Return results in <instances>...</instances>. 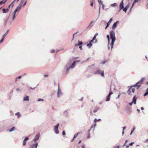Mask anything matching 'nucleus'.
<instances>
[{"label": "nucleus", "mask_w": 148, "mask_h": 148, "mask_svg": "<svg viewBox=\"0 0 148 148\" xmlns=\"http://www.w3.org/2000/svg\"><path fill=\"white\" fill-rule=\"evenodd\" d=\"M10 5H9L8 6V8L6 9L8 11V10H9V9H10Z\"/></svg>", "instance_id": "obj_44"}, {"label": "nucleus", "mask_w": 148, "mask_h": 148, "mask_svg": "<svg viewBox=\"0 0 148 148\" xmlns=\"http://www.w3.org/2000/svg\"><path fill=\"white\" fill-rule=\"evenodd\" d=\"M117 5V4H116V3H114L112 4L111 5V6L112 7H115V6H116Z\"/></svg>", "instance_id": "obj_34"}, {"label": "nucleus", "mask_w": 148, "mask_h": 148, "mask_svg": "<svg viewBox=\"0 0 148 148\" xmlns=\"http://www.w3.org/2000/svg\"><path fill=\"white\" fill-rule=\"evenodd\" d=\"M55 51V50L54 49H52L51 51V53H54Z\"/></svg>", "instance_id": "obj_51"}, {"label": "nucleus", "mask_w": 148, "mask_h": 148, "mask_svg": "<svg viewBox=\"0 0 148 148\" xmlns=\"http://www.w3.org/2000/svg\"><path fill=\"white\" fill-rule=\"evenodd\" d=\"M119 22L118 21H116L114 23L112 26V29H115L116 27L117 24Z\"/></svg>", "instance_id": "obj_13"}, {"label": "nucleus", "mask_w": 148, "mask_h": 148, "mask_svg": "<svg viewBox=\"0 0 148 148\" xmlns=\"http://www.w3.org/2000/svg\"><path fill=\"white\" fill-rule=\"evenodd\" d=\"M122 128H123V130H122V135H123L124 133V131L125 130V126L123 127H122Z\"/></svg>", "instance_id": "obj_35"}, {"label": "nucleus", "mask_w": 148, "mask_h": 148, "mask_svg": "<svg viewBox=\"0 0 148 148\" xmlns=\"http://www.w3.org/2000/svg\"><path fill=\"white\" fill-rule=\"evenodd\" d=\"M135 3H134V2H133V3H132V6L131 8V9L134 6V4H135Z\"/></svg>", "instance_id": "obj_56"}, {"label": "nucleus", "mask_w": 148, "mask_h": 148, "mask_svg": "<svg viewBox=\"0 0 148 148\" xmlns=\"http://www.w3.org/2000/svg\"><path fill=\"white\" fill-rule=\"evenodd\" d=\"M108 60V58H105L103 61H102V64H105Z\"/></svg>", "instance_id": "obj_22"}, {"label": "nucleus", "mask_w": 148, "mask_h": 148, "mask_svg": "<svg viewBox=\"0 0 148 148\" xmlns=\"http://www.w3.org/2000/svg\"><path fill=\"white\" fill-rule=\"evenodd\" d=\"M90 134L89 133L88 134V136H87V139H89V138H90Z\"/></svg>", "instance_id": "obj_41"}, {"label": "nucleus", "mask_w": 148, "mask_h": 148, "mask_svg": "<svg viewBox=\"0 0 148 148\" xmlns=\"http://www.w3.org/2000/svg\"><path fill=\"white\" fill-rule=\"evenodd\" d=\"M96 36L94 35L92 40H91V42H93L94 43L96 42H97V40L96 39Z\"/></svg>", "instance_id": "obj_16"}, {"label": "nucleus", "mask_w": 148, "mask_h": 148, "mask_svg": "<svg viewBox=\"0 0 148 148\" xmlns=\"http://www.w3.org/2000/svg\"><path fill=\"white\" fill-rule=\"evenodd\" d=\"M80 132L76 134L74 136V138H76L79 135V134H80Z\"/></svg>", "instance_id": "obj_37"}, {"label": "nucleus", "mask_w": 148, "mask_h": 148, "mask_svg": "<svg viewBox=\"0 0 148 148\" xmlns=\"http://www.w3.org/2000/svg\"><path fill=\"white\" fill-rule=\"evenodd\" d=\"M22 5L21 4H20L15 9V10L14 11V12L16 13L17 12H18L20 10L21 8Z\"/></svg>", "instance_id": "obj_7"}, {"label": "nucleus", "mask_w": 148, "mask_h": 148, "mask_svg": "<svg viewBox=\"0 0 148 148\" xmlns=\"http://www.w3.org/2000/svg\"><path fill=\"white\" fill-rule=\"evenodd\" d=\"M44 101V99H41L39 98V99H38V100H37V101Z\"/></svg>", "instance_id": "obj_43"}, {"label": "nucleus", "mask_w": 148, "mask_h": 148, "mask_svg": "<svg viewBox=\"0 0 148 148\" xmlns=\"http://www.w3.org/2000/svg\"><path fill=\"white\" fill-rule=\"evenodd\" d=\"M82 148H85V146L84 144H83L82 145Z\"/></svg>", "instance_id": "obj_48"}, {"label": "nucleus", "mask_w": 148, "mask_h": 148, "mask_svg": "<svg viewBox=\"0 0 148 148\" xmlns=\"http://www.w3.org/2000/svg\"><path fill=\"white\" fill-rule=\"evenodd\" d=\"M138 1V0H135V1H134V3H136Z\"/></svg>", "instance_id": "obj_54"}, {"label": "nucleus", "mask_w": 148, "mask_h": 148, "mask_svg": "<svg viewBox=\"0 0 148 148\" xmlns=\"http://www.w3.org/2000/svg\"><path fill=\"white\" fill-rule=\"evenodd\" d=\"M29 97L28 96H27L25 97H24L23 98V101H29Z\"/></svg>", "instance_id": "obj_20"}, {"label": "nucleus", "mask_w": 148, "mask_h": 148, "mask_svg": "<svg viewBox=\"0 0 148 148\" xmlns=\"http://www.w3.org/2000/svg\"><path fill=\"white\" fill-rule=\"evenodd\" d=\"M98 0V2L99 3V14L98 16V17L97 18L96 20L99 17V13H100V8H101L100 3H101L102 4V1H101V0Z\"/></svg>", "instance_id": "obj_15"}, {"label": "nucleus", "mask_w": 148, "mask_h": 148, "mask_svg": "<svg viewBox=\"0 0 148 148\" xmlns=\"http://www.w3.org/2000/svg\"><path fill=\"white\" fill-rule=\"evenodd\" d=\"M38 144V143H36L35 144H33L32 146V148H34V147L35 148H37Z\"/></svg>", "instance_id": "obj_18"}, {"label": "nucleus", "mask_w": 148, "mask_h": 148, "mask_svg": "<svg viewBox=\"0 0 148 148\" xmlns=\"http://www.w3.org/2000/svg\"><path fill=\"white\" fill-rule=\"evenodd\" d=\"M78 32H77L76 33H75V34H73V39H72V40H73V39H74V35H75V34H76Z\"/></svg>", "instance_id": "obj_45"}, {"label": "nucleus", "mask_w": 148, "mask_h": 148, "mask_svg": "<svg viewBox=\"0 0 148 148\" xmlns=\"http://www.w3.org/2000/svg\"><path fill=\"white\" fill-rule=\"evenodd\" d=\"M125 143L123 145H125V146H126V147H127V148H128L129 147V145H125Z\"/></svg>", "instance_id": "obj_49"}, {"label": "nucleus", "mask_w": 148, "mask_h": 148, "mask_svg": "<svg viewBox=\"0 0 148 148\" xmlns=\"http://www.w3.org/2000/svg\"><path fill=\"white\" fill-rule=\"evenodd\" d=\"M15 115L18 116V118H19L21 116V114L19 112L16 113L15 114Z\"/></svg>", "instance_id": "obj_23"}, {"label": "nucleus", "mask_w": 148, "mask_h": 148, "mask_svg": "<svg viewBox=\"0 0 148 148\" xmlns=\"http://www.w3.org/2000/svg\"><path fill=\"white\" fill-rule=\"evenodd\" d=\"M2 3H4V2L3 1H0V4H1Z\"/></svg>", "instance_id": "obj_53"}, {"label": "nucleus", "mask_w": 148, "mask_h": 148, "mask_svg": "<svg viewBox=\"0 0 148 148\" xmlns=\"http://www.w3.org/2000/svg\"><path fill=\"white\" fill-rule=\"evenodd\" d=\"M76 61L72 62L71 60L69 61L64 67V69H66L65 74H67L71 69L74 68L76 65Z\"/></svg>", "instance_id": "obj_1"}, {"label": "nucleus", "mask_w": 148, "mask_h": 148, "mask_svg": "<svg viewBox=\"0 0 148 148\" xmlns=\"http://www.w3.org/2000/svg\"><path fill=\"white\" fill-rule=\"evenodd\" d=\"M93 0H90L91 3L90 5L91 6H93V3L92 2V1Z\"/></svg>", "instance_id": "obj_42"}, {"label": "nucleus", "mask_w": 148, "mask_h": 148, "mask_svg": "<svg viewBox=\"0 0 148 148\" xmlns=\"http://www.w3.org/2000/svg\"><path fill=\"white\" fill-rule=\"evenodd\" d=\"M83 98H83V97H82L81 98V99H80V100L81 101H82V100H83Z\"/></svg>", "instance_id": "obj_63"}, {"label": "nucleus", "mask_w": 148, "mask_h": 148, "mask_svg": "<svg viewBox=\"0 0 148 148\" xmlns=\"http://www.w3.org/2000/svg\"><path fill=\"white\" fill-rule=\"evenodd\" d=\"M145 79V78H142L139 82L136 83L134 85H133V86L135 87H136L137 89H138L140 86V85L142 83Z\"/></svg>", "instance_id": "obj_3"}, {"label": "nucleus", "mask_w": 148, "mask_h": 148, "mask_svg": "<svg viewBox=\"0 0 148 148\" xmlns=\"http://www.w3.org/2000/svg\"><path fill=\"white\" fill-rule=\"evenodd\" d=\"M4 38H4L3 37H2V39L0 41V43H1L3 41L4 39Z\"/></svg>", "instance_id": "obj_40"}, {"label": "nucleus", "mask_w": 148, "mask_h": 148, "mask_svg": "<svg viewBox=\"0 0 148 148\" xmlns=\"http://www.w3.org/2000/svg\"><path fill=\"white\" fill-rule=\"evenodd\" d=\"M93 22H94V21H92L91 22V23H90V24H89V26H88V27H87V28H88V27H89V26H90V25H91V24L93 23Z\"/></svg>", "instance_id": "obj_46"}, {"label": "nucleus", "mask_w": 148, "mask_h": 148, "mask_svg": "<svg viewBox=\"0 0 148 148\" xmlns=\"http://www.w3.org/2000/svg\"><path fill=\"white\" fill-rule=\"evenodd\" d=\"M9 16H6V17L3 20L5 21V23H6L7 21L9 18Z\"/></svg>", "instance_id": "obj_29"}, {"label": "nucleus", "mask_w": 148, "mask_h": 148, "mask_svg": "<svg viewBox=\"0 0 148 148\" xmlns=\"http://www.w3.org/2000/svg\"><path fill=\"white\" fill-rule=\"evenodd\" d=\"M136 96H134L132 99V102L134 104H136Z\"/></svg>", "instance_id": "obj_12"}, {"label": "nucleus", "mask_w": 148, "mask_h": 148, "mask_svg": "<svg viewBox=\"0 0 148 148\" xmlns=\"http://www.w3.org/2000/svg\"><path fill=\"white\" fill-rule=\"evenodd\" d=\"M146 92L144 93V96H145L148 94V91H146Z\"/></svg>", "instance_id": "obj_38"}, {"label": "nucleus", "mask_w": 148, "mask_h": 148, "mask_svg": "<svg viewBox=\"0 0 148 148\" xmlns=\"http://www.w3.org/2000/svg\"><path fill=\"white\" fill-rule=\"evenodd\" d=\"M92 42L91 41L90 43L87 45V46L88 47H91L92 45V44L91 43Z\"/></svg>", "instance_id": "obj_28"}, {"label": "nucleus", "mask_w": 148, "mask_h": 148, "mask_svg": "<svg viewBox=\"0 0 148 148\" xmlns=\"http://www.w3.org/2000/svg\"><path fill=\"white\" fill-rule=\"evenodd\" d=\"M36 87H34V88H32L31 87H28V88H29V90L31 89L32 90H34L36 89Z\"/></svg>", "instance_id": "obj_30"}, {"label": "nucleus", "mask_w": 148, "mask_h": 148, "mask_svg": "<svg viewBox=\"0 0 148 148\" xmlns=\"http://www.w3.org/2000/svg\"><path fill=\"white\" fill-rule=\"evenodd\" d=\"M9 30H8L5 34L3 36V37L5 38L6 35L9 32Z\"/></svg>", "instance_id": "obj_31"}, {"label": "nucleus", "mask_w": 148, "mask_h": 148, "mask_svg": "<svg viewBox=\"0 0 148 148\" xmlns=\"http://www.w3.org/2000/svg\"><path fill=\"white\" fill-rule=\"evenodd\" d=\"M79 47L80 49L82 50V46H81L79 45Z\"/></svg>", "instance_id": "obj_64"}, {"label": "nucleus", "mask_w": 148, "mask_h": 148, "mask_svg": "<svg viewBox=\"0 0 148 148\" xmlns=\"http://www.w3.org/2000/svg\"><path fill=\"white\" fill-rule=\"evenodd\" d=\"M86 62V61H82V62H81V64H82L84 62Z\"/></svg>", "instance_id": "obj_58"}, {"label": "nucleus", "mask_w": 148, "mask_h": 148, "mask_svg": "<svg viewBox=\"0 0 148 148\" xmlns=\"http://www.w3.org/2000/svg\"><path fill=\"white\" fill-rule=\"evenodd\" d=\"M62 133L63 136L65 135L66 134V133L64 131H63L62 132Z\"/></svg>", "instance_id": "obj_47"}, {"label": "nucleus", "mask_w": 148, "mask_h": 148, "mask_svg": "<svg viewBox=\"0 0 148 148\" xmlns=\"http://www.w3.org/2000/svg\"><path fill=\"white\" fill-rule=\"evenodd\" d=\"M120 95H121V94H120V93H119V95H118V96L117 97V98H119V97H120Z\"/></svg>", "instance_id": "obj_59"}, {"label": "nucleus", "mask_w": 148, "mask_h": 148, "mask_svg": "<svg viewBox=\"0 0 148 148\" xmlns=\"http://www.w3.org/2000/svg\"><path fill=\"white\" fill-rule=\"evenodd\" d=\"M134 143V142H132L131 143H130L129 145L132 146L133 145V144Z\"/></svg>", "instance_id": "obj_55"}, {"label": "nucleus", "mask_w": 148, "mask_h": 148, "mask_svg": "<svg viewBox=\"0 0 148 148\" xmlns=\"http://www.w3.org/2000/svg\"><path fill=\"white\" fill-rule=\"evenodd\" d=\"M114 147L115 148H121L119 147V146H114Z\"/></svg>", "instance_id": "obj_57"}, {"label": "nucleus", "mask_w": 148, "mask_h": 148, "mask_svg": "<svg viewBox=\"0 0 148 148\" xmlns=\"http://www.w3.org/2000/svg\"><path fill=\"white\" fill-rule=\"evenodd\" d=\"M133 103L132 102H131V103H129V104H130V105L132 106V105Z\"/></svg>", "instance_id": "obj_61"}, {"label": "nucleus", "mask_w": 148, "mask_h": 148, "mask_svg": "<svg viewBox=\"0 0 148 148\" xmlns=\"http://www.w3.org/2000/svg\"><path fill=\"white\" fill-rule=\"evenodd\" d=\"M107 38H108V49H110V47L109 46V43H110V38H109V35H108L107 36Z\"/></svg>", "instance_id": "obj_14"}, {"label": "nucleus", "mask_w": 148, "mask_h": 148, "mask_svg": "<svg viewBox=\"0 0 148 148\" xmlns=\"http://www.w3.org/2000/svg\"><path fill=\"white\" fill-rule=\"evenodd\" d=\"M119 7L121 9H123V8L124 6L123 0H122L120 3V4L119 5Z\"/></svg>", "instance_id": "obj_17"}, {"label": "nucleus", "mask_w": 148, "mask_h": 148, "mask_svg": "<svg viewBox=\"0 0 148 148\" xmlns=\"http://www.w3.org/2000/svg\"><path fill=\"white\" fill-rule=\"evenodd\" d=\"M57 95V97L58 98L60 97L63 95V93L61 91V90L60 88L59 84H58V87Z\"/></svg>", "instance_id": "obj_4"}, {"label": "nucleus", "mask_w": 148, "mask_h": 148, "mask_svg": "<svg viewBox=\"0 0 148 148\" xmlns=\"http://www.w3.org/2000/svg\"><path fill=\"white\" fill-rule=\"evenodd\" d=\"M94 74H95L100 75L102 76V71L101 70H98L97 71H95Z\"/></svg>", "instance_id": "obj_10"}, {"label": "nucleus", "mask_w": 148, "mask_h": 148, "mask_svg": "<svg viewBox=\"0 0 148 148\" xmlns=\"http://www.w3.org/2000/svg\"><path fill=\"white\" fill-rule=\"evenodd\" d=\"M96 125V123H94L92 126H91V129L93 127H94V128L95 127V126Z\"/></svg>", "instance_id": "obj_36"}, {"label": "nucleus", "mask_w": 148, "mask_h": 148, "mask_svg": "<svg viewBox=\"0 0 148 148\" xmlns=\"http://www.w3.org/2000/svg\"><path fill=\"white\" fill-rule=\"evenodd\" d=\"M134 130H135V128L134 127L133 128V130L130 133V135H131L132 134L133 132H134Z\"/></svg>", "instance_id": "obj_39"}, {"label": "nucleus", "mask_w": 148, "mask_h": 148, "mask_svg": "<svg viewBox=\"0 0 148 148\" xmlns=\"http://www.w3.org/2000/svg\"><path fill=\"white\" fill-rule=\"evenodd\" d=\"M101 120V119H94V122L95 123L96 122H97V121H100Z\"/></svg>", "instance_id": "obj_33"}, {"label": "nucleus", "mask_w": 148, "mask_h": 148, "mask_svg": "<svg viewBox=\"0 0 148 148\" xmlns=\"http://www.w3.org/2000/svg\"><path fill=\"white\" fill-rule=\"evenodd\" d=\"M133 87H134V86H133V85L132 86L129 87V88L128 91H127V93L129 95H130V92H131V90H130Z\"/></svg>", "instance_id": "obj_19"}, {"label": "nucleus", "mask_w": 148, "mask_h": 148, "mask_svg": "<svg viewBox=\"0 0 148 148\" xmlns=\"http://www.w3.org/2000/svg\"><path fill=\"white\" fill-rule=\"evenodd\" d=\"M40 136V134H37L35 136L33 140V141H36L38 140L39 138V137Z\"/></svg>", "instance_id": "obj_8"}, {"label": "nucleus", "mask_w": 148, "mask_h": 148, "mask_svg": "<svg viewBox=\"0 0 148 148\" xmlns=\"http://www.w3.org/2000/svg\"><path fill=\"white\" fill-rule=\"evenodd\" d=\"M113 93L111 91H110L108 95L106 97L105 101H109L110 98V95L112 94Z\"/></svg>", "instance_id": "obj_6"}, {"label": "nucleus", "mask_w": 148, "mask_h": 148, "mask_svg": "<svg viewBox=\"0 0 148 148\" xmlns=\"http://www.w3.org/2000/svg\"><path fill=\"white\" fill-rule=\"evenodd\" d=\"M110 36L112 40L110 44L111 47V49L113 48L114 42L116 40V38L115 35V32L114 31H111L110 32Z\"/></svg>", "instance_id": "obj_2"}, {"label": "nucleus", "mask_w": 148, "mask_h": 148, "mask_svg": "<svg viewBox=\"0 0 148 148\" xmlns=\"http://www.w3.org/2000/svg\"><path fill=\"white\" fill-rule=\"evenodd\" d=\"M29 138L27 137H25V138L23 141V145L24 146H25L26 145L27 141L28 140H29Z\"/></svg>", "instance_id": "obj_11"}, {"label": "nucleus", "mask_w": 148, "mask_h": 148, "mask_svg": "<svg viewBox=\"0 0 148 148\" xmlns=\"http://www.w3.org/2000/svg\"><path fill=\"white\" fill-rule=\"evenodd\" d=\"M132 91L133 93H134L135 91V89L134 88H132Z\"/></svg>", "instance_id": "obj_50"}, {"label": "nucleus", "mask_w": 148, "mask_h": 148, "mask_svg": "<svg viewBox=\"0 0 148 148\" xmlns=\"http://www.w3.org/2000/svg\"><path fill=\"white\" fill-rule=\"evenodd\" d=\"M63 115L66 117H67L68 116V112L67 110H65L64 111Z\"/></svg>", "instance_id": "obj_9"}, {"label": "nucleus", "mask_w": 148, "mask_h": 148, "mask_svg": "<svg viewBox=\"0 0 148 148\" xmlns=\"http://www.w3.org/2000/svg\"><path fill=\"white\" fill-rule=\"evenodd\" d=\"M97 110H93V112L94 113H95L97 112Z\"/></svg>", "instance_id": "obj_62"}, {"label": "nucleus", "mask_w": 148, "mask_h": 148, "mask_svg": "<svg viewBox=\"0 0 148 148\" xmlns=\"http://www.w3.org/2000/svg\"><path fill=\"white\" fill-rule=\"evenodd\" d=\"M8 11L7 10V9H3V13H6Z\"/></svg>", "instance_id": "obj_32"}, {"label": "nucleus", "mask_w": 148, "mask_h": 148, "mask_svg": "<svg viewBox=\"0 0 148 148\" xmlns=\"http://www.w3.org/2000/svg\"><path fill=\"white\" fill-rule=\"evenodd\" d=\"M104 5L103 4H102V9H103V10L104 9Z\"/></svg>", "instance_id": "obj_60"}, {"label": "nucleus", "mask_w": 148, "mask_h": 148, "mask_svg": "<svg viewBox=\"0 0 148 148\" xmlns=\"http://www.w3.org/2000/svg\"><path fill=\"white\" fill-rule=\"evenodd\" d=\"M112 18H111L109 21L107 23V25H109L112 22Z\"/></svg>", "instance_id": "obj_24"}, {"label": "nucleus", "mask_w": 148, "mask_h": 148, "mask_svg": "<svg viewBox=\"0 0 148 148\" xmlns=\"http://www.w3.org/2000/svg\"><path fill=\"white\" fill-rule=\"evenodd\" d=\"M16 13L14 12H13V13L12 14V21H13L14 20V18H15V17H16Z\"/></svg>", "instance_id": "obj_21"}, {"label": "nucleus", "mask_w": 148, "mask_h": 148, "mask_svg": "<svg viewBox=\"0 0 148 148\" xmlns=\"http://www.w3.org/2000/svg\"><path fill=\"white\" fill-rule=\"evenodd\" d=\"M128 9V7L127 6L126 7H125L123 9V10L125 12H126L127 10Z\"/></svg>", "instance_id": "obj_26"}, {"label": "nucleus", "mask_w": 148, "mask_h": 148, "mask_svg": "<svg viewBox=\"0 0 148 148\" xmlns=\"http://www.w3.org/2000/svg\"><path fill=\"white\" fill-rule=\"evenodd\" d=\"M78 46H79L81 45L82 44V41L78 40Z\"/></svg>", "instance_id": "obj_27"}, {"label": "nucleus", "mask_w": 148, "mask_h": 148, "mask_svg": "<svg viewBox=\"0 0 148 148\" xmlns=\"http://www.w3.org/2000/svg\"><path fill=\"white\" fill-rule=\"evenodd\" d=\"M59 126V123H58L54 128V130L56 134H58L59 133V131L58 130V127Z\"/></svg>", "instance_id": "obj_5"}, {"label": "nucleus", "mask_w": 148, "mask_h": 148, "mask_svg": "<svg viewBox=\"0 0 148 148\" xmlns=\"http://www.w3.org/2000/svg\"><path fill=\"white\" fill-rule=\"evenodd\" d=\"M15 127H13L10 130H8V131H9V132H11L12 131L15 130Z\"/></svg>", "instance_id": "obj_25"}, {"label": "nucleus", "mask_w": 148, "mask_h": 148, "mask_svg": "<svg viewBox=\"0 0 148 148\" xmlns=\"http://www.w3.org/2000/svg\"><path fill=\"white\" fill-rule=\"evenodd\" d=\"M27 1H25V2L24 3L23 5V6H25V5H26V3H27Z\"/></svg>", "instance_id": "obj_52"}]
</instances>
